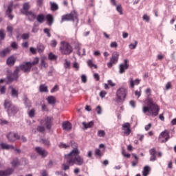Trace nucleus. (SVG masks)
<instances>
[{
    "instance_id": "1",
    "label": "nucleus",
    "mask_w": 176,
    "mask_h": 176,
    "mask_svg": "<svg viewBox=\"0 0 176 176\" xmlns=\"http://www.w3.org/2000/svg\"><path fill=\"white\" fill-rule=\"evenodd\" d=\"M72 148H73V150L69 154L65 155V163L62 164V169L64 171L69 170V166H74V164L76 166H83L85 164V159L79 155H80V151L78 148V144L72 143Z\"/></svg>"
},
{
    "instance_id": "2",
    "label": "nucleus",
    "mask_w": 176,
    "mask_h": 176,
    "mask_svg": "<svg viewBox=\"0 0 176 176\" xmlns=\"http://www.w3.org/2000/svg\"><path fill=\"white\" fill-rule=\"evenodd\" d=\"M151 93H152V90L151 88H148L146 89V94L148 97L146 101V106L143 107L144 113H146L148 116H157L159 115V111H160V108L159 106L153 102V100L149 98L151 96Z\"/></svg>"
},
{
    "instance_id": "3",
    "label": "nucleus",
    "mask_w": 176,
    "mask_h": 176,
    "mask_svg": "<svg viewBox=\"0 0 176 176\" xmlns=\"http://www.w3.org/2000/svg\"><path fill=\"white\" fill-rule=\"evenodd\" d=\"M60 51L62 54L68 56L73 52L72 46L69 43L65 41L60 42Z\"/></svg>"
},
{
    "instance_id": "4",
    "label": "nucleus",
    "mask_w": 176,
    "mask_h": 176,
    "mask_svg": "<svg viewBox=\"0 0 176 176\" xmlns=\"http://www.w3.org/2000/svg\"><path fill=\"white\" fill-rule=\"evenodd\" d=\"M117 102H123L127 97V89L120 87L116 91Z\"/></svg>"
},
{
    "instance_id": "5",
    "label": "nucleus",
    "mask_w": 176,
    "mask_h": 176,
    "mask_svg": "<svg viewBox=\"0 0 176 176\" xmlns=\"http://www.w3.org/2000/svg\"><path fill=\"white\" fill-rule=\"evenodd\" d=\"M76 19H78V14H76V12L73 11L70 14L62 16L60 23H63V21H74V20H76Z\"/></svg>"
},
{
    "instance_id": "6",
    "label": "nucleus",
    "mask_w": 176,
    "mask_h": 176,
    "mask_svg": "<svg viewBox=\"0 0 176 176\" xmlns=\"http://www.w3.org/2000/svg\"><path fill=\"white\" fill-rule=\"evenodd\" d=\"M52 122V117L46 116L41 120V125L45 126H46V129H47V130H50V129H52V126H53Z\"/></svg>"
},
{
    "instance_id": "7",
    "label": "nucleus",
    "mask_w": 176,
    "mask_h": 176,
    "mask_svg": "<svg viewBox=\"0 0 176 176\" xmlns=\"http://www.w3.org/2000/svg\"><path fill=\"white\" fill-rule=\"evenodd\" d=\"M118 60H119V53H118L117 52H114L112 54V57L110 58V62L107 63V67L109 68H112V65H113V64H116Z\"/></svg>"
},
{
    "instance_id": "8",
    "label": "nucleus",
    "mask_w": 176,
    "mask_h": 176,
    "mask_svg": "<svg viewBox=\"0 0 176 176\" xmlns=\"http://www.w3.org/2000/svg\"><path fill=\"white\" fill-rule=\"evenodd\" d=\"M20 72V68L16 67L13 74L8 76V82H13V80H17L19 79V73Z\"/></svg>"
},
{
    "instance_id": "9",
    "label": "nucleus",
    "mask_w": 176,
    "mask_h": 176,
    "mask_svg": "<svg viewBox=\"0 0 176 176\" xmlns=\"http://www.w3.org/2000/svg\"><path fill=\"white\" fill-rule=\"evenodd\" d=\"M6 138L8 140L9 142H14V141L20 140V136L14 132H10L6 135Z\"/></svg>"
},
{
    "instance_id": "10",
    "label": "nucleus",
    "mask_w": 176,
    "mask_h": 176,
    "mask_svg": "<svg viewBox=\"0 0 176 176\" xmlns=\"http://www.w3.org/2000/svg\"><path fill=\"white\" fill-rule=\"evenodd\" d=\"M19 70L23 71L25 74H28V72H31V65H30V63L25 62L23 64H21L19 67Z\"/></svg>"
},
{
    "instance_id": "11",
    "label": "nucleus",
    "mask_w": 176,
    "mask_h": 176,
    "mask_svg": "<svg viewBox=\"0 0 176 176\" xmlns=\"http://www.w3.org/2000/svg\"><path fill=\"white\" fill-rule=\"evenodd\" d=\"M129 60L124 59V63L120 64L119 66L120 74H124V72H126V69H129Z\"/></svg>"
},
{
    "instance_id": "12",
    "label": "nucleus",
    "mask_w": 176,
    "mask_h": 176,
    "mask_svg": "<svg viewBox=\"0 0 176 176\" xmlns=\"http://www.w3.org/2000/svg\"><path fill=\"white\" fill-rule=\"evenodd\" d=\"M35 151L36 153H38V155H39V156H41V157L43 158L47 156V151L42 147L37 146L35 148Z\"/></svg>"
},
{
    "instance_id": "13",
    "label": "nucleus",
    "mask_w": 176,
    "mask_h": 176,
    "mask_svg": "<svg viewBox=\"0 0 176 176\" xmlns=\"http://www.w3.org/2000/svg\"><path fill=\"white\" fill-rule=\"evenodd\" d=\"M165 138V140H162L161 142H167L168 140H170V131L168 130H165L164 131L162 132L160 138Z\"/></svg>"
},
{
    "instance_id": "14",
    "label": "nucleus",
    "mask_w": 176,
    "mask_h": 176,
    "mask_svg": "<svg viewBox=\"0 0 176 176\" xmlns=\"http://www.w3.org/2000/svg\"><path fill=\"white\" fill-rule=\"evenodd\" d=\"M12 8H13V2L11 1L6 10V16H8L10 20H12L14 17V16L12 14V12H13V10L12 9Z\"/></svg>"
},
{
    "instance_id": "15",
    "label": "nucleus",
    "mask_w": 176,
    "mask_h": 176,
    "mask_svg": "<svg viewBox=\"0 0 176 176\" xmlns=\"http://www.w3.org/2000/svg\"><path fill=\"white\" fill-rule=\"evenodd\" d=\"M11 90L10 94L12 98H19V89L13 87L12 86L9 87Z\"/></svg>"
},
{
    "instance_id": "16",
    "label": "nucleus",
    "mask_w": 176,
    "mask_h": 176,
    "mask_svg": "<svg viewBox=\"0 0 176 176\" xmlns=\"http://www.w3.org/2000/svg\"><path fill=\"white\" fill-rule=\"evenodd\" d=\"M122 130L125 135H130L131 133V129H130V123L126 122L122 125Z\"/></svg>"
},
{
    "instance_id": "17",
    "label": "nucleus",
    "mask_w": 176,
    "mask_h": 176,
    "mask_svg": "<svg viewBox=\"0 0 176 176\" xmlns=\"http://www.w3.org/2000/svg\"><path fill=\"white\" fill-rule=\"evenodd\" d=\"M13 171H14V170H13L12 168H9L4 170H0V176L12 175V174H13Z\"/></svg>"
},
{
    "instance_id": "18",
    "label": "nucleus",
    "mask_w": 176,
    "mask_h": 176,
    "mask_svg": "<svg viewBox=\"0 0 176 176\" xmlns=\"http://www.w3.org/2000/svg\"><path fill=\"white\" fill-rule=\"evenodd\" d=\"M62 127L65 131H71L72 130V124L69 122H63L62 124Z\"/></svg>"
},
{
    "instance_id": "19",
    "label": "nucleus",
    "mask_w": 176,
    "mask_h": 176,
    "mask_svg": "<svg viewBox=\"0 0 176 176\" xmlns=\"http://www.w3.org/2000/svg\"><path fill=\"white\" fill-rule=\"evenodd\" d=\"M149 153L151 155L150 157V162H155L157 158H156V148H153L149 151Z\"/></svg>"
},
{
    "instance_id": "20",
    "label": "nucleus",
    "mask_w": 176,
    "mask_h": 176,
    "mask_svg": "<svg viewBox=\"0 0 176 176\" xmlns=\"http://www.w3.org/2000/svg\"><path fill=\"white\" fill-rule=\"evenodd\" d=\"M23 14L28 16L30 20H35V19H36V14H35V12H33L32 11L25 12V14Z\"/></svg>"
},
{
    "instance_id": "21",
    "label": "nucleus",
    "mask_w": 176,
    "mask_h": 176,
    "mask_svg": "<svg viewBox=\"0 0 176 176\" xmlns=\"http://www.w3.org/2000/svg\"><path fill=\"white\" fill-rule=\"evenodd\" d=\"M19 111V109L16 107V106L12 104V107L8 109V111H7L8 115H16L17 112Z\"/></svg>"
},
{
    "instance_id": "22",
    "label": "nucleus",
    "mask_w": 176,
    "mask_h": 176,
    "mask_svg": "<svg viewBox=\"0 0 176 176\" xmlns=\"http://www.w3.org/2000/svg\"><path fill=\"white\" fill-rule=\"evenodd\" d=\"M13 106V104H12V101L6 99L4 102V107L6 109H7V112L9 111V109Z\"/></svg>"
},
{
    "instance_id": "23",
    "label": "nucleus",
    "mask_w": 176,
    "mask_h": 176,
    "mask_svg": "<svg viewBox=\"0 0 176 176\" xmlns=\"http://www.w3.org/2000/svg\"><path fill=\"white\" fill-rule=\"evenodd\" d=\"M0 146H1L2 149H6V150H9V149H14V146L12 144H8L6 143H1L0 144Z\"/></svg>"
},
{
    "instance_id": "24",
    "label": "nucleus",
    "mask_w": 176,
    "mask_h": 176,
    "mask_svg": "<svg viewBox=\"0 0 176 176\" xmlns=\"http://www.w3.org/2000/svg\"><path fill=\"white\" fill-rule=\"evenodd\" d=\"M46 19H47V24H48V25H52V24H53V23L54 21V19L53 18V15L47 14L46 16Z\"/></svg>"
},
{
    "instance_id": "25",
    "label": "nucleus",
    "mask_w": 176,
    "mask_h": 176,
    "mask_svg": "<svg viewBox=\"0 0 176 176\" xmlns=\"http://www.w3.org/2000/svg\"><path fill=\"white\" fill-rule=\"evenodd\" d=\"M14 63H16V59L13 56H10L7 59V65L10 67L14 65Z\"/></svg>"
},
{
    "instance_id": "26",
    "label": "nucleus",
    "mask_w": 176,
    "mask_h": 176,
    "mask_svg": "<svg viewBox=\"0 0 176 176\" xmlns=\"http://www.w3.org/2000/svg\"><path fill=\"white\" fill-rule=\"evenodd\" d=\"M23 101L26 108H31V107H32V103H31V101L30 99H28V98L25 97L23 98Z\"/></svg>"
},
{
    "instance_id": "27",
    "label": "nucleus",
    "mask_w": 176,
    "mask_h": 176,
    "mask_svg": "<svg viewBox=\"0 0 176 176\" xmlns=\"http://www.w3.org/2000/svg\"><path fill=\"white\" fill-rule=\"evenodd\" d=\"M10 53V50L9 47H7L4 50H3L1 52H0V57H5L6 54H9Z\"/></svg>"
},
{
    "instance_id": "28",
    "label": "nucleus",
    "mask_w": 176,
    "mask_h": 176,
    "mask_svg": "<svg viewBox=\"0 0 176 176\" xmlns=\"http://www.w3.org/2000/svg\"><path fill=\"white\" fill-rule=\"evenodd\" d=\"M11 164L12 167H19V166H20V161L18 158H14L11 162Z\"/></svg>"
},
{
    "instance_id": "29",
    "label": "nucleus",
    "mask_w": 176,
    "mask_h": 176,
    "mask_svg": "<svg viewBox=\"0 0 176 176\" xmlns=\"http://www.w3.org/2000/svg\"><path fill=\"white\" fill-rule=\"evenodd\" d=\"M29 9H30V3H25L23 6V10H21L22 14H25V12H28Z\"/></svg>"
},
{
    "instance_id": "30",
    "label": "nucleus",
    "mask_w": 176,
    "mask_h": 176,
    "mask_svg": "<svg viewBox=\"0 0 176 176\" xmlns=\"http://www.w3.org/2000/svg\"><path fill=\"white\" fill-rule=\"evenodd\" d=\"M135 85H140V80L136 79L135 80H133V78H130V85L131 87H134V86H135Z\"/></svg>"
},
{
    "instance_id": "31",
    "label": "nucleus",
    "mask_w": 176,
    "mask_h": 176,
    "mask_svg": "<svg viewBox=\"0 0 176 176\" xmlns=\"http://www.w3.org/2000/svg\"><path fill=\"white\" fill-rule=\"evenodd\" d=\"M36 19L38 23L42 24V23H43V21H45V15H43V14H41L38 15L37 17H36Z\"/></svg>"
},
{
    "instance_id": "32",
    "label": "nucleus",
    "mask_w": 176,
    "mask_h": 176,
    "mask_svg": "<svg viewBox=\"0 0 176 176\" xmlns=\"http://www.w3.org/2000/svg\"><path fill=\"white\" fill-rule=\"evenodd\" d=\"M82 124L85 127V129H90V127H93L94 126V122L91 121L90 122L86 123V122H82Z\"/></svg>"
},
{
    "instance_id": "33",
    "label": "nucleus",
    "mask_w": 176,
    "mask_h": 176,
    "mask_svg": "<svg viewBox=\"0 0 176 176\" xmlns=\"http://www.w3.org/2000/svg\"><path fill=\"white\" fill-rule=\"evenodd\" d=\"M41 93H47V86L45 85H41L39 87Z\"/></svg>"
},
{
    "instance_id": "34",
    "label": "nucleus",
    "mask_w": 176,
    "mask_h": 176,
    "mask_svg": "<svg viewBox=\"0 0 176 176\" xmlns=\"http://www.w3.org/2000/svg\"><path fill=\"white\" fill-rule=\"evenodd\" d=\"M30 67L32 68L34 65H36L39 63V58H34L32 62H28Z\"/></svg>"
},
{
    "instance_id": "35",
    "label": "nucleus",
    "mask_w": 176,
    "mask_h": 176,
    "mask_svg": "<svg viewBox=\"0 0 176 176\" xmlns=\"http://www.w3.org/2000/svg\"><path fill=\"white\" fill-rule=\"evenodd\" d=\"M47 100L48 101V104H56V98L54 96H49L47 98Z\"/></svg>"
},
{
    "instance_id": "36",
    "label": "nucleus",
    "mask_w": 176,
    "mask_h": 176,
    "mask_svg": "<svg viewBox=\"0 0 176 176\" xmlns=\"http://www.w3.org/2000/svg\"><path fill=\"white\" fill-rule=\"evenodd\" d=\"M143 176H148L149 175V166H146L144 167V170L142 171Z\"/></svg>"
},
{
    "instance_id": "37",
    "label": "nucleus",
    "mask_w": 176,
    "mask_h": 176,
    "mask_svg": "<svg viewBox=\"0 0 176 176\" xmlns=\"http://www.w3.org/2000/svg\"><path fill=\"white\" fill-rule=\"evenodd\" d=\"M50 5H51V10L53 12H56V10H58V5H57V3L50 2Z\"/></svg>"
},
{
    "instance_id": "38",
    "label": "nucleus",
    "mask_w": 176,
    "mask_h": 176,
    "mask_svg": "<svg viewBox=\"0 0 176 176\" xmlns=\"http://www.w3.org/2000/svg\"><path fill=\"white\" fill-rule=\"evenodd\" d=\"M64 67L66 69H71V62H69V60L65 59V63H64Z\"/></svg>"
},
{
    "instance_id": "39",
    "label": "nucleus",
    "mask_w": 176,
    "mask_h": 176,
    "mask_svg": "<svg viewBox=\"0 0 176 176\" xmlns=\"http://www.w3.org/2000/svg\"><path fill=\"white\" fill-rule=\"evenodd\" d=\"M28 115L30 118H34L35 116V109L28 111Z\"/></svg>"
},
{
    "instance_id": "40",
    "label": "nucleus",
    "mask_w": 176,
    "mask_h": 176,
    "mask_svg": "<svg viewBox=\"0 0 176 176\" xmlns=\"http://www.w3.org/2000/svg\"><path fill=\"white\" fill-rule=\"evenodd\" d=\"M85 53H86V50L78 48L77 51V54H78L79 56H85Z\"/></svg>"
},
{
    "instance_id": "41",
    "label": "nucleus",
    "mask_w": 176,
    "mask_h": 176,
    "mask_svg": "<svg viewBox=\"0 0 176 176\" xmlns=\"http://www.w3.org/2000/svg\"><path fill=\"white\" fill-rule=\"evenodd\" d=\"M5 36H6V34H5V30L3 29L0 30V38L1 41H3L5 39Z\"/></svg>"
},
{
    "instance_id": "42",
    "label": "nucleus",
    "mask_w": 176,
    "mask_h": 176,
    "mask_svg": "<svg viewBox=\"0 0 176 176\" xmlns=\"http://www.w3.org/2000/svg\"><path fill=\"white\" fill-rule=\"evenodd\" d=\"M49 60H57V56H56L52 52L50 53L48 55Z\"/></svg>"
},
{
    "instance_id": "43",
    "label": "nucleus",
    "mask_w": 176,
    "mask_h": 176,
    "mask_svg": "<svg viewBox=\"0 0 176 176\" xmlns=\"http://www.w3.org/2000/svg\"><path fill=\"white\" fill-rule=\"evenodd\" d=\"M116 10L120 13V14H123V9L122 8V5L119 4L116 6Z\"/></svg>"
},
{
    "instance_id": "44",
    "label": "nucleus",
    "mask_w": 176,
    "mask_h": 176,
    "mask_svg": "<svg viewBox=\"0 0 176 176\" xmlns=\"http://www.w3.org/2000/svg\"><path fill=\"white\" fill-rule=\"evenodd\" d=\"M87 65L91 68V67H94L96 69H97V65H94L93 63V61L91 60H87Z\"/></svg>"
},
{
    "instance_id": "45",
    "label": "nucleus",
    "mask_w": 176,
    "mask_h": 176,
    "mask_svg": "<svg viewBox=\"0 0 176 176\" xmlns=\"http://www.w3.org/2000/svg\"><path fill=\"white\" fill-rule=\"evenodd\" d=\"M37 50H38V53H42V52H43L45 50V46L42 44H40L38 45Z\"/></svg>"
},
{
    "instance_id": "46",
    "label": "nucleus",
    "mask_w": 176,
    "mask_h": 176,
    "mask_svg": "<svg viewBox=\"0 0 176 176\" xmlns=\"http://www.w3.org/2000/svg\"><path fill=\"white\" fill-rule=\"evenodd\" d=\"M137 45H138V42L137 41H135V44L131 43L129 45V48L133 50L137 47Z\"/></svg>"
},
{
    "instance_id": "47",
    "label": "nucleus",
    "mask_w": 176,
    "mask_h": 176,
    "mask_svg": "<svg viewBox=\"0 0 176 176\" xmlns=\"http://www.w3.org/2000/svg\"><path fill=\"white\" fill-rule=\"evenodd\" d=\"M42 142L47 146H50V141L48 139H42Z\"/></svg>"
},
{
    "instance_id": "48",
    "label": "nucleus",
    "mask_w": 176,
    "mask_h": 176,
    "mask_svg": "<svg viewBox=\"0 0 176 176\" xmlns=\"http://www.w3.org/2000/svg\"><path fill=\"white\" fill-rule=\"evenodd\" d=\"M45 130V126L43 125L37 127V131H39V133H44Z\"/></svg>"
},
{
    "instance_id": "49",
    "label": "nucleus",
    "mask_w": 176,
    "mask_h": 176,
    "mask_svg": "<svg viewBox=\"0 0 176 176\" xmlns=\"http://www.w3.org/2000/svg\"><path fill=\"white\" fill-rule=\"evenodd\" d=\"M43 31L45 34H47L48 38H50V36H52V34H50V29L45 28Z\"/></svg>"
},
{
    "instance_id": "50",
    "label": "nucleus",
    "mask_w": 176,
    "mask_h": 176,
    "mask_svg": "<svg viewBox=\"0 0 176 176\" xmlns=\"http://www.w3.org/2000/svg\"><path fill=\"white\" fill-rule=\"evenodd\" d=\"M98 137H105V131L102 130H100L98 131Z\"/></svg>"
},
{
    "instance_id": "51",
    "label": "nucleus",
    "mask_w": 176,
    "mask_h": 176,
    "mask_svg": "<svg viewBox=\"0 0 176 176\" xmlns=\"http://www.w3.org/2000/svg\"><path fill=\"white\" fill-rule=\"evenodd\" d=\"M50 45V46H52V47H56V46H57V41L56 40L51 41Z\"/></svg>"
},
{
    "instance_id": "52",
    "label": "nucleus",
    "mask_w": 176,
    "mask_h": 176,
    "mask_svg": "<svg viewBox=\"0 0 176 176\" xmlns=\"http://www.w3.org/2000/svg\"><path fill=\"white\" fill-rule=\"evenodd\" d=\"M21 38L23 40L28 39L30 38V34H28V33L23 34L21 35Z\"/></svg>"
},
{
    "instance_id": "53",
    "label": "nucleus",
    "mask_w": 176,
    "mask_h": 176,
    "mask_svg": "<svg viewBox=\"0 0 176 176\" xmlns=\"http://www.w3.org/2000/svg\"><path fill=\"white\" fill-rule=\"evenodd\" d=\"M81 80L82 83H86L87 82V77L86 76V75L82 74L81 76Z\"/></svg>"
},
{
    "instance_id": "54",
    "label": "nucleus",
    "mask_w": 176,
    "mask_h": 176,
    "mask_svg": "<svg viewBox=\"0 0 176 176\" xmlns=\"http://www.w3.org/2000/svg\"><path fill=\"white\" fill-rule=\"evenodd\" d=\"M96 112H97L98 115H101V113L102 112V108H101V106H98L96 107Z\"/></svg>"
},
{
    "instance_id": "55",
    "label": "nucleus",
    "mask_w": 176,
    "mask_h": 176,
    "mask_svg": "<svg viewBox=\"0 0 176 176\" xmlns=\"http://www.w3.org/2000/svg\"><path fill=\"white\" fill-rule=\"evenodd\" d=\"M6 93V87L3 86L0 88V94H5Z\"/></svg>"
},
{
    "instance_id": "56",
    "label": "nucleus",
    "mask_w": 176,
    "mask_h": 176,
    "mask_svg": "<svg viewBox=\"0 0 176 176\" xmlns=\"http://www.w3.org/2000/svg\"><path fill=\"white\" fill-rule=\"evenodd\" d=\"M59 148H64L65 149H67V148H69V145H67V144L60 143L59 144Z\"/></svg>"
},
{
    "instance_id": "57",
    "label": "nucleus",
    "mask_w": 176,
    "mask_h": 176,
    "mask_svg": "<svg viewBox=\"0 0 176 176\" xmlns=\"http://www.w3.org/2000/svg\"><path fill=\"white\" fill-rule=\"evenodd\" d=\"M41 67H44V68H46V67H47V64L45 61V59H41Z\"/></svg>"
},
{
    "instance_id": "58",
    "label": "nucleus",
    "mask_w": 176,
    "mask_h": 176,
    "mask_svg": "<svg viewBox=\"0 0 176 176\" xmlns=\"http://www.w3.org/2000/svg\"><path fill=\"white\" fill-rule=\"evenodd\" d=\"M11 47H12V49H17L19 47V45H17V43L12 42L11 43Z\"/></svg>"
},
{
    "instance_id": "59",
    "label": "nucleus",
    "mask_w": 176,
    "mask_h": 176,
    "mask_svg": "<svg viewBox=\"0 0 176 176\" xmlns=\"http://www.w3.org/2000/svg\"><path fill=\"white\" fill-rule=\"evenodd\" d=\"M110 47H118V43H116V41L111 42L110 44Z\"/></svg>"
},
{
    "instance_id": "60",
    "label": "nucleus",
    "mask_w": 176,
    "mask_h": 176,
    "mask_svg": "<svg viewBox=\"0 0 176 176\" xmlns=\"http://www.w3.org/2000/svg\"><path fill=\"white\" fill-rule=\"evenodd\" d=\"M73 67L76 69V71L79 70V64L78 63L75 62L73 65Z\"/></svg>"
},
{
    "instance_id": "61",
    "label": "nucleus",
    "mask_w": 176,
    "mask_h": 176,
    "mask_svg": "<svg viewBox=\"0 0 176 176\" xmlns=\"http://www.w3.org/2000/svg\"><path fill=\"white\" fill-rule=\"evenodd\" d=\"M58 90V86L55 85L52 89L51 93H55V91H57Z\"/></svg>"
},
{
    "instance_id": "62",
    "label": "nucleus",
    "mask_w": 176,
    "mask_h": 176,
    "mask_svg": "<svg viewBox=\"0 0 176 176\" xmlns=\"http://www.w3.org/2000/svg\"><path fill=\"white\" fill-rule=\"evenodd\" d=\"M107 95V92L105 91H100V96L102 98H104V97H105V96Z\"/></svg>"
},
{
    "instance_id": "63",
    "label": "nucleus",
    "mask_w": 176,
    "mask_h": 176,
    "mask_svg": "<svg viewBox=\"0 0 176 176\" xmlns=\"http://www.w3.org/2000/svg\"><path fill=\"white\" fill-rule=\"evenodd\" d=\"M149 19H150V18H149V16H148V15L144 14V15L143 16V20H144V21H146L147 23L149 22Z\"/></svg>"
},
{
    "instance_id": "64",
    "label": "nucleus",
    "mask_w": 176,
    "mask_h": 176,
    "mask_svg": "<svg viewBox=\"0 0 176 176\" xmlns=\"http://www.w3.org/2000/svg\"><path fill=\"white\" fill-rule=\"evenodd\" d=\"M170 89H171V82H168L166 85V90H170Z\"/></svg>"
}]
</instances>
